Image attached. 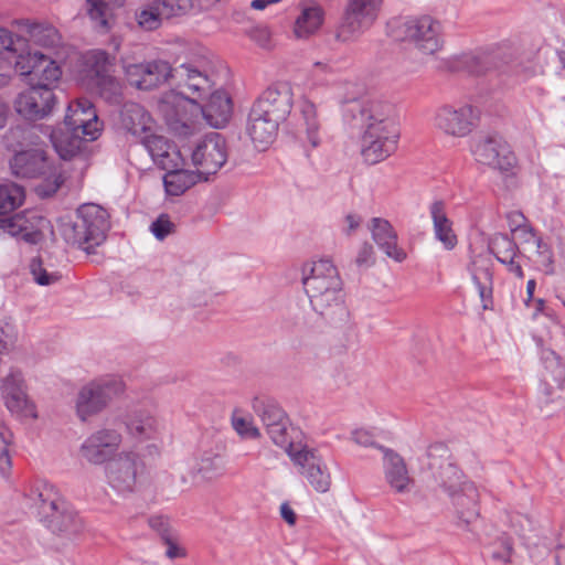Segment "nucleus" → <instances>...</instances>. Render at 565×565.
<instances>
[{
  "label": "nucleus",
  "instance_id": "a18cd8bd",
  "mask_svg": "<svg viewBox=\"0 0 565 565\" xmlns=\"http://www.w3.org/2000/svg\"><path fill=\"white\" fill-rule=\"evenodd\" d=\"M25 199L24 189L13 182L0 184V215L20 207Z\"/></svg>",
  "mask_w": 565,
  "mask_h": 565
},
{
  "label": "nucleus",
  "instance_id": "412c9836",
  "mask_svg": "<svg viewBox=\"0 0 565 565\" xmlns=\"http://www.w3.org/2000/svg\"><path fill=\"white\" fill-rule=\"evenodd\" d=\"M383 454L384 480L395 494H408L412 492L415 480L412 477L405 459L386 447H380Z\"/></svg>",
  "mask_w": 565,
  "mask_h": 565
},
{
  "label": "nucleus",
  "instance_id": "37998d69",
  "mask_svg": "<svg viewBox=\"0 0 565 565\" xmlns=\"http://www.w3.org/2000/svg\"><path fill=\"white\" fill-rule=\"evenodd\" d=\"M231 425L234 431L244 440H257L262 437L260 429L254 417L243 409H234L231 415Z\"/></svg>",
  "mask_w": 565,
  "mask_h": 565
},
{
  "label": "nucleus",
  "instance_id": "b1692460",
  "mask_svg": "<svg viewBox=\"0 0 565 565\" xmlns=\"http://www.w3.org/2000/svg\"><path fill=\"white\" fill-rule=\"evenodd\" d=\"M174 77H177L179 87L183 90L179 93L194 102L207 96L215 86L212 76L191 63L181 64L175 71Z\"/></svg>",
  "mask_w": 565,
  "mask_h": 565
},
{
  "label": "nucleus",
  "instance_id": "a878e982",
  "mask_svg": "<svg viewBox=\"0 0 565 565\" xmlns=\"http://www.w3.org/2000/svg\"><path fill=\"white\" fill-rule=\"evenodd\" d=\"M369 230L377 247L391 259L402 263L407 258V253L398 245V236L392 224L382 217H373L369 223Z\"/></svg>",
  "mask_w": 565,
  "mask_h": 565
},
{
  "label": "nucleus",
  "instance_id": "680f3d73",
  "mask_svg": "<svg viewBox=\"0 0 565 565\" xmlns=\"http://www.w3.org/2000/svg\"><path fill=\"white\" fill-rule=\"evenodd\" d=\"M515 237L525 245V250L529 248H532L534 243L540 239L541 235H539L536 232H534L533 227L529 224L521 227V230L518 233H513Z\"/></svg>",
  "mask_w": 565,
  "mask_h": 565
},
{
  "label": "nucleus",
  "instance_id": "13d9d810",
  "mask_svg": "<svg viewBox=\"0 0 565 565\" xmlns=\"http://www.w3.org/2000/svg\"><path fill=\"white\" fill-rule=\"evenodd\" d=\"M173 230L174 224L171 222L170 217L167 214H161L150 225V232L159 241L164 239L168 235H170L173 232Z\"/></svg>",
  "mask_w": 565,
  "mask_h": 565
},
{
  "label": "nucleus",
  "instance_id": "bb28decb",
  "mask_svg": "<svg viewBox=\"0 0 565 565\" xmlns=\"http://www.w3.org/2000/svg\"><path fill=\"white\" fill-rule=\"evenodd\" d=\"M324 22V10L315 1H303L299 4V13L292 25V35L306 40L315 35Z\"/></svg>",
  "mask_w": 565,
  "mask_h": 565
},
{
  "label": "nucleus",
  "instance_id": "2f4dec72",
  "mask_svg": "<svg viewBox=\"0 0 565 565\" xmlns=\"http://www.w3.org/2000/svg\"><path fill=\"white\" fill-rule=\"evenodd\" d=\"M204 105H200V115L214 128L224 127L232 116V102L221 89H213Z\"/></svg>",
  "mask_w": 565,
  "mask_h": 565
},
{
  "label": "nucleus",
  "instance_id": "58836bf2",
  "mask_svg": "<svg viewBox=\"0 0 565 565\" xmlns=\"http://www.w3.org/2000/svg\"><path fill=\"white\" fill-rule=\"evenodd\" d=\"M51 141L57 154L68 160L78 156L85 148L88 141L79 136V132H73L68 129L66 131L55 130L51 134Z\"/></svg>",
  "mask_w": 565,
  "mask_h": 565
},
{
  "label": "nucleus",
  "instance_id": "f03ea898",
  "mask_svg": "<svg viewBox=\"0 0 565 565\" xmlns=\"http://www.w3.org/2000/svg\"><path fill=\"white\" fill-rule=\"evenodd\" d=\"M301 282L316 311L322 312L342 300V281L330 259L306 263L300 269Z\"/></svg>",
  "mask_w": 565,
  "mask_h": 565
},
{
  "label": "nucleus",
  "instance_id": "4c0bfd02",
  "mask_svg": "<svg viewBox=\"0 0 565 565\" xmlns=\"http://www.w3.org/2000/svg\"><path fill=\"white\" fill-rule=\"evenodd\" d=\"M87 13L96 28L108 31L115 22L116 9L124 6L125 0H86Z\"/></svg>",
  "mask_w": 565,
  "mask_h": 565
},
{
  "label": "nucleus",
  "instance_id": "20e7f679",
  "mask_svg": "<svg viewBox=\"0 0 565 565\" xmlns=\"http://www.w3.org/2000/svg\"><path fill=\"white\" fill-rule=\"evenodd\" d=\"M108 230L107 213L96 204L81 205L74 217L63 224L64 239L83 250L90 253L106 239Z\"/></svg>",
  "mask_w": 565,
  "mask_h": 565
},
{
  "label": "nucleus",
  "instance_id": "f704fd0d",
  "mask_svg": "<svg viewBox=\"0 0 565 565\" xmlns=\"http://www.w3.org/2000/svg\"><path fill=\"white\" fill-rule=\"evenodd\" d=\"M435 238L441 243L446 250H452L458 244L457 235L452 228V221L448 217L443 201H435L429 206Z\"/></svg>",
  "mask_w": 565,
  "mask_h": 565
},
{
  "label": "nucleus",
  "instance_id": "0e129e2a",
  "mask_svg": "<svg viewBox=\"0 0 565 565\" xmlns=\"http://www.w3.org/2000/svg\"><path fill=\"white\" fill-rule=\"evenodd\" d=\"M14 71V58H0V88L8 85Z\"/></svg>",
  "mask_w": 565,
  "mask_h": 565
},
{
  "label": "nucleus",
  "instance_id": "9b49d317",
  "mask_svg": "<svg viewBox=\"0 0 565 565\" xmlns=\"http://www.w3.org/2000/svg\"><path fill=\"white\" fill-rule=\"evenodd\" d=\"M440 487L466 522L478 516L479 491L473 482L465 479L457 466L447 463L441 468Z\"/></svg>",
  "mask_w": 565,
  "mask_h": 565
},
{
  "label": "nucleus",
  "instance_id": "774afa93",
  "mask_svg": "<svg viewBox=\"0 0 565 565\" xmlns=\"http://www.w3.org/2000/svg\"><path fill=\"white\" fill-rule=\"evenodd\" d=\"M373 247L370 244H363L356 255L359 266H370L373 263Z\"/></svg>",
  "mask_w": 565,
  "mask_h": 565
},
{
  "label": "nucleus",
  "instance_id": "dca6fc26",
  "mask_svg": "<svg viewBox=\"0 0 565 565\" xmlns=\"http://www.w3.org/2000/svg\"><path fill=\"white\" fill-rule=\"evenodd\" d=\"M192 164L203 177L217 172L227 160L225 139L217 132H211L196 141L190 151Z\"/></svg>",
  "mask_w": 565,
  "mask_h": 565
},
{
  "label": "nucleus",
  "instance_id": "393cba45",
  "mask_svg": "<svg viewBox=\"0 0 565 565\" xmlns=\"http://www.w3.org/2000/svg\"><path fill=\"white\" fill-rule=\"evenodd\" d=\"M120 126L141 142L158 130V125L150 113L139 104H126L120 113Z\"/></svg>",
  "mask_w": 565,
  "mask_h": 565
},
{
  "label": "nucleus",
  "instance_id": "4d7b16f0",
  "mask_svg": "<svg viewBox=\"0 0 565 565\" xmlns=\"http://www.w3.org/2000/svg\"><path fill=\"white\" fill-rule=\"evenodd\" d=\"M167 546L166 556L170 559L183 558L186 556V551L179 544V537L175 531L173 533H164L162 539Z\"/></svg>",
  "mask_w": 565,
  "mask_h": 565
},
{
  "label": "nucleus",
  "instance_id": "3c124183",
  "mask_svg": "<svg viewBox=\"0 0 565 565\" xmlns=\"http://www.w3.org/2000/svg\"><path fill=\"white\" fill-rule=\"evenodd\" d=\"M138 26L145 31H154L162 24L163 17L153 1L151 4L140 8L135 15Z\"/></svg>",
  "mask_w": 565,
  "mask_h": 565
},
{
  "label": "nucleus",
  "instance_id": "39448f33",
  "mask_svg": "<svg viewBox=\"0 0 565 565\" xmlns=\"http://www.w3.org/2000/svg\"><path fill=\"white\" fill-rule=\"evenodd\" d=\"M125 391L126 383L118 375L107 374L86 382L78 388L74 401L76 417L82 423L89 422Z\"/></svg>",
  "mask_w": 565,
  "mask_h": 565
},
{
  "label": "nucleus",
  "instance_id": "338daca9",
  "mask_svg": "<svg viewBox=\"0 0 565 565\" xmlns=\"http://www.w3.org/2000/svg\"><path fill=\"white\" fill-rule=\"evenodd\" d=\"M149 525L156 530L161 539L164 537V533H173L174 531L169 524V521L163 516H153L149 520Z\"/></svg>",
  "mask_w": 565,
  "mask_h": 565
},
{
  "label": "nucleus",
  "instance_id": "cd10ccee",
  "mask_svg": "<svg viewBox=\"0 0 565 565\" xmlns=\"http://www.w3.org/2000/svg\"><path fill=\"white\" fill-rule=\"evenodd\" d=\"M125 427L128 437L137 445L156 439L161 430L159 419L146 411L130 414L125 420Z\"/></svg>",
  "mask_w": 565,
  "mask_h": 565
},
{
  "label": "nucleus",
  "instance_id": "9d476101",
  "mask_svg": "<svg viewBox=\"0 0 565 565\" xmlns=\"http://www.w3.org/2000/svg\"><path fill=\"white\" fill-rule=\"evenodd\" d=\"M480 110L470 103H445L435 108L431 116L433 127L441 135L450 138H466L477 127Z\"/></svg>",
  "mask_w": 565,
  "mask_h": 565
},
{
  "label": "nucleus",
  "instance_id": "603ef678",
  "mask_svg": "<svg viewBox=\"0 0 565 565\" xmlns=\"http://www.w3.org/2000/svg\"><path fill=\"white\" fill-rule=\"evenodd\" d=\"M163 19L180 18L195 12L193 0H156Z\"/></svg>",
  "mask_w": 565,
  "mask_h": 565
},
{
  "label": "nucleus",
  "instance_id": "6e6d98bb",
  "mask_svg": "<svg viewBox=\"0 0 565 565\" xmlns=\"http://www.w3.org/2000/svg\"><path fill=\"white\" fill-rule=\"evenodd\" d=\"M30 271L34 281L40 286H50L60 280V275L57 273H49L40 259L31 260Z\"/></svg>",
  "mask_w": 565,
  "mask_h": 565
},
{
  "label": "nucleus",
  "instance_id": "c03bdc74",
  "mask_svg": "<svg viewBox=\"0 0 565 565\" xmlns=\"http://www.w3.org/2000/svg\"><path fill=\"white\" fill-rule=\"evenodd\" d=\"M13 434L11 429L0 420V482L8 481L12 472Z\"/></svg>",
  "mask_w": 565,
  "mask_h": 565
},
{
  "label": "nucleus",
  "instance_id": "4be33fe9",
  "mask_svg": "<svg viewBox=\"0 0 565 565\" xmlns=\"http://www.w3.org/2000/svg\"><path fill=\"white\" fill-rule=\"evenodd\" d=\"M26 507L36 513L42 521L56 509L63 505V499L55 487L45 480H35L31 482L23 492Z\"/></svg>",
  "mask_w": 565,
  "mask_h": 565
},
{
  "label": "nucleus",
  "instance_id": "c85d7f7f",
  "mask_svg": "<svg viewBox=\"0 0 565 565\" xmlns=\"http://www.w3.org/2000/svg\"><path fill=\"white\" fill-rule=\"evenodd\" d=\"M51 162L42 149L35 148L17 151L10 161V167L17 177L33 179L43 174Z\"/></svg>",
  "mask_w": 565,
  "mask_h": 565
},
{
  "label": "nucleus",
  "instance_id": "c9c22d12",
  "mask_svg": "<svg viewBox=\"0 0 565 565\" xmlns=\"http://www.w3.org/2000/svg\"><path fill=\"white\" fill-rule=\"evenodd\" d=\"M183 167L166 169L163 186L167 195L180 196L199 182L206 180V177H203L198 170L184 169Z\"/></svg>",
  "mask_w": 565,
  "mask_h": 565
},
{
  "label": "nucleus",
  "instance_id": "09e8293b",
  "mask_svg": "<svg viewBox=\"0 0 565 565\" xmlns=\"http://www.w3.org/2000/svg\"><path fill=\"white\" fill-rule=\"evenodd\" d=\"M527 252L531 254V259L540 270L545 274L554 273V254L551 244L542 236L534 243L532 248L527 249Z\"/></svg>",
  "mask_w": 565,
  "mask_h": 565
},
{
  "label": "nucleus",
  "instance_id": "79ce46f5",
  "mask_svg": "<svg viewBox=\"0 0 565 565\" xmlns=\"http://www.w3.org/2000/svg\"><path fill=\"white\" fill-rule=\"evenodd\" d=\"M50 233H52V225L50 221L39 215L36 212L30 211L28 215V223L23 224L21 238L28 243L36 244Z\"/></svg>",
  "mask_w": 565,
  "mask_h": 565
},
{
  "label": "nucleus",
  "instance_id": "69168bd1",
  "mask_svg": "<svg viewBox=\"0 0 565 565\" xmlns=\"http://www.w3.org/2000/svg\"><path fill=\"white\" fill-rule=\"evenodd\" d=\"M352 440L363 447H371L374 445V438L370 430L364 428H359L352 431L351 434Z\"/></svg>",
  "mask_w": 565,
  "mask_h": 565
},
{
  "label": "nucleus",
  "instance_id": "bf43d9fd",
  "mask_svg": "<svg viewBox=\"0 0 565 565\" xmlns=\"http://www.w3.org/2000/svg\"><path fill=\"white\" fill-rule=\"evenodd\" d=\"M17 340V331L10 322L0 323V354L7 352Z\"/></svg>",
  "mask_w": 565,
  "mask_h": 565
},
{
  "label": "nucleus",
  "instance_id": "4468645a",
  "mask_svg": "<svg viewBox=\"0 0 565 565\" xmlns=\"http://www.w3.org/2000/svg\"><path fill=\"white\" fill-rule=\"evenodd\" d=\"M122 70L127 82L142 90L157 88L175 74L170 63L162 60L137 63L125 58Z\"/></svg>",
  "mask_w": 565,
  "mask_h": 565
},
{
  "label": "nucleus",
  "instance_id": "052dcab7",
  "mask_svg": "<svg viewBox=\"0 0 565 565\" xmlns=\"http://www.w3.org/2000/svg\"><path fill=\"white\" fill-rule=\"evenodd\" d=\"M13 39L12 33L3 28H0V58H14L17 52L12 47Z\"/></svg>",
  "mask_w": 565,
  "mask_h": 565
},
{
  "label": "nucleus",
  "instance_id": "2eb2a0df",
  "mask_svg": "<svg viewBox=\"0 0 565 565\" xmlns=\"http://www.w3.org/2000/svg\"><path fill=\"white\" fill-rule=\"evenodd\" d=\"M122 443L121 434L114 428H100L85 438L78 456L89 465L100 466L109 461Z\"/></svg>",
  "mask_w": 565,
  "mask_h": 565
},
{
  "label": "nucleus",
  "instance_id": "7c9ffc66",
  "mask_svg": "<svg viewBox=\"0 0 565 565\" xmlns=\"http://www.w3.org/2000/svg\"><path fill=\"white\" fill-rule=\"evenodd\" d=\"M142 145L150 153L154 163L162 169H170L171 167L184 166V159L181 152L173 147L163 136L158 134V130L147 137Z\"/></svg>",
  "mask_w": 565,
  "mask_h": 565
},
{
  "label": "nucleus",
  "instance_id": "f257e3e1",
  "mask_svg": "<svg viewBox=\"0 0 565 565\" xmlns=\"http://www.w3.org/2000/svg\"><path fill=\"white\" fill-rule=\"evenodd\" d=\"M350 111L363 129L360 153L365 163L376 164L394 153L399 127L392 104L381 99L356 100L350 105Z\"/></svg>",
  "mask_w": 565,
  "mask_h": 565
},
{
  "label": "nucleus",
  "instance_id": "a19ab883",
  "mask_svg": "<svg viewBox=\"0 0 565 565\" xmlns=\"http://www.w3.org/2000/svg\"><path fill=\"white\" fill-rule=\"evenodd\" d=\"M504 56L507 63H512L513 73L521 82H525L541 72V67L531 58H525L513 49L509 53H498L497 56Z\"/></svg>",
  "mask_w": 565,
  "mask_h": 565
},
{
  "label": "nucleus",
  "instance_id": "6ab92c4d",
  "mask_svg": "<svg viewBox=\"0 0 565 565\" xmlns=\"http://www.w3.org/2000/svg\"><path fill=\"white\" fill-rule=\"evenodd\" d=\"M285 452L300 476L322 458L316 448L308 445L306 434L294 424H285Z\"/></svg>",
  "mask_w": 565,
  "mask_h": 565
},
{
  "label": "nucleus",
  "instance_id": "864d4df0",
  "mask_svg": "<svg viewBox=\"0 0 565 565\" xmlns=\"http://www.w3.org/2000/svg\"><path fill=\"white\" fill-rule=\"evenodd\" d=\"M490 248L501 264L514 259L518 252L515 243L502 234L493 237Z\"/></svg>",
  "mask_w": 565,
  "mask_h": 565
},
{
  "label": "nucleus",
  "instance_id": "a211bd4d",
  "mask_svg": "<svg viewBox=\"0 0 565 565\" xmlns=\"http://www.w3.org/2000/svg\"><path fill=\"white\" fill-rule=\"evenodd\" d=\"M64 122L66 129L79 132L89 141L96 140L103 130L94 105L86 98H78L68 105Z\"/></svg>",
  "mask_w": 565,
  "mask_h": 565
},
{
  "label": "nucleus",
  "instance_id": "ea45409f",
  "mask_svg": "<svg viewBox=\"0 0 565 565\" xmlns=\"http://www.w3.org/2000/svg\"><path fill=\"white\" fill-rule=\"evenodd\" d=\"M45 170L43 174L34 178L39 180L38 184L34 186V191L40 198L54 195L65 181L63 172L53 162L49 163V168Z\"/></svg>",
  "mask_w": 565,
  "mask_h": 565
},
{
  "label": "nucleus",
  "instance_id": "7ed1b4c3",
  "mask_svg": "<svg viewBox=\"0 0 565 565\" xmlns=\"http://www.w3.org/2000/svg\"><path fill=\"white\" fill-rule=\"evenodd\" d=\"M282 98L278 88H268L252 107L245 134L254 148L264 151L276 140L281 119Z\"/></svg>",
  "mask_w": 565,
  "mask_h": 565
},
{
  "label": "nucleus",
  "instance_id": "5701e85b",
  "mask_svg": "<svg viewBox=\"0 0 565 565\" xmlns=\"http://www.w3.org/2000/svg\"><path fill=\"white\" fill-rule=\"evenodd\" d=\"M472 153L479 163L502 172L512 170L516 163V158L510 146L501 139H482L475 145Z\"/></svg>",
  "mask_w": 565,
  "mask_h": 565
},
{
  "label": "nucleus",
  "instance_id": "6e6552de",
  "mask_svg": "<svg viewBox=\"0 0 565 565\" xmlns=\"http://www.w3.org/2000/svg\"><path fill=\"white\" fill-rule=\"evenodd\" d=\"M390 34L394 40L413 43L424 54H435L444 46L441 22L430 15L395 21Z\"/></svg>",
  "mask_w": 565,
  "mask_h": 565
},
{
  "label": "nucleus",
  "instance_id": "f3484780",
  "mask_svg": "<svg viewBox=\"0 0 565 565\" xmlns=\"http://www.w3.org/2000/svg\"><path fill=\"white\" fill-rule=\"evenodd\" d=\"M1 396L7 409L22 419H36L38 408L26 393V385L21 372L9 373L1 382Z\"/></svg>",
  "mask_w": 565,
  "mask_h": 565
},
{
  "label": "nucleus",
  "instance_id": "e433bc0d",
  "mask_svg": "<svg viewBox=\"0 0 565 565\" xmlns=\"http://www.w3.org/2000/svg\"><path fill=\"white\" fill-rule=\"evenodd\" d=\"M223 459L215 454H203L188 462V472L196 483L212 481L224 472Z\"/></svg>",
  "mask_w": 565,
  "mask_h": 565
},
{
  "label": "nucleus",
  "instance_id": "ddd939ff",
  "mask_svg": "<svg viewBox=\"0 0 565 565\" xmlns=\"http://www.w3.org/2000/svg\"><path fill=\"white\" fill-rule=\"evenodd\" d=\"M382 3L383 0H347L337 39L341 42L358 40L375 22Z\"/></svg>",
  "mask_w": 565,
  "mask_h": 565
},
{
  "label": "nucleus",
  "instance_id": "aec40b11",
  "mask_svg": "<svg viewBox=\"0 0 565 565\" xmlns=\"http://www.w3.org/2000/svg\"><path fill=\"white\" fill-rule=\"evenodd\" d=\"M54 105V92L35 84H29V88L21 92L14 102L17 113L31 120L44 118Z\"/></svg>",
  "mask_w": 565,
  "mask_h": 565
},
{
  "label": "nucleus",
  "instance_id": "0eeeda50",
  "mask_svg": "<svg viewBox=\"0 0 565 565\" xmlns=\"http://www.w3.org/2000/svg\"><path fill=\"white\" fill-rule=\"evenodd\" d=\"M71 55L63 52L42 54L40 52H25L17 55L14 71L26 77L28 84L54 90L63 75V66Z\"/></svg>",
  "mask_w": 565,
  "mask_h": 565
},
{
  "label": "nucleus",
  "instance_id": "1a4fd4ad",
  "mask_svg": "<svg viewBox=\"0 0 565 565\" xmlns=\"http://www.w3.org/2000/svg\"><path fill=\"white\" fill-rule=\"evenodd\" d=\"M111 71L113 62L106 52L89 51L82 56L76 79L105 99L116 102L121 94V84L113 76Z\"/></svg>",
  "mask_w": 565,
  "mask_h": 565
},
{
  "label": "nucleus",
  "instance_id": "f8f14e48",
  "mask_svg": "<svg viewBox=\"0 0 565 565\" xmlns=\"http://www.w3.org/2000/svg\"><path fill=\"white\" fill-rule=\"evenodd\" d=\"M109 487L119 494L139 490L146 481V465L132 451L120 452L106 468Z\"/></svg>",
  "mask_w": 565,
  "mask_h": 565
},
{
  "label": "nucleus",
  "instance_id": "5fc2aeb1",
  "mask_svg": "<svg viewBox=\"0 0 565 565\" xmlns=\"http://www.w3.org/2000/svg\"><path fill=\"white\" fill-rule=\"evenodd\" d=\"M30 211L14 214L7 218L0 220V231L11 236L21 237L23 224L28 223V215Z\"/></svg>",
  "mask_w": 565,
  "mask_h": 565
},
{
  "label": "nucleus",
  "instance_id": "de8ad7c7",
  "mask_svg": "<svg viewBox=\"0 0 565 565\" xmlns=\"http://www.w3.org/2000/svg\"><path fill=\"white\" fill-rule=\"evenodd\" d=\"M302 477L319 493L330 490L331 472L323 457L311 466Z\"/></svg>",
  "mask_w": 565,
  "mask_h": 565
},
{
  "label": "nucleus",
  "instance_id": "49530a36",
  "mask_svg": "<svg viewBox=\"0 0 565 565\" xmlns=\"http://www.w3.org/2000/svg\"><path fill=\"white\" fill-rule=\"evenodd\" d=\"M472 279L477 287L481 306L484 310H490L493 307V282L492 274L489 268L476 267L472 271Z\"/></svg>",
  "mask_w": 565,
  "mask_h": 565
},
{
  "label": "nucleus",
  "instance_id": "423d86ee",
  "mask_svg": "<svg viewBox=\"0 0 565 565\" xmlns=\"http://www.w3.org/2000/svg\"><path fill=\"white\" fill-rule=\"evenodd\" d=\"M157 108L179 142L183 143L199 132L200 105L198 102L171 89L160 96Z\"/></svg>",
  "mask_w": 565,
  "mask_h": 565
},
{
  "label": "nucleus",
  "instance_id": "e2e57ef3",
  "mask_svg": "<svg viewBox=\"0 0 565 565\" xmlns=\"http://www.w3.org/2000/svg\"><path fill=\"white\" fill-rule=\"evenodd\" d=\"M248 36L262 47H268L271 34L266 26H254L248 31Z\"/></svg>",
  "mask_w": 565,
  "mask_h": 565
},
{
  "label": "nucleus",
  "instance_id": "c756f323",
  "mask_svg": "<svg viewBox=\"0 0 565 565\" xmlns=\"http://www.w3.org/2000/svg\"><path fill=\"white\" fill-rule=\"evenodd\" d=\"M31 46L26 52H40L50 54L53 52H63V55H72L73 51L63 43L58 31L47 24H34L30 29Z\"/></svg>",
  "mask_w": 565,
  "mask_h": 565
},
{
  "label": "nucleus",
  "instance_id": "8fccbe9b",
  "mask_svg": "<svg viewBox=\"0 0 565 565\" xmlns=\"http://www.w3.org/2000/svg\"><path fill=\"white\" fill-rule=\"evenodd\" d=\"M300 111L306 125V138L311 148H317L320 145V125L317 120V113L313 104L308 100H302L300 104Z\"/></svg>",
  "mask_w": 565,
  "mask_h": 565
},
{
  "label": "nucleus",
  "instance_id": "473e14b6",
  "mask_svg": "<svg viewBox=\"0 0 565 565\" xmlns=\"http://www.w3.org/2000/svg\"><path fill=\"white\" fill-rule=\"evenodd\" d=\"M43 522L56 535L73 540L77 537L84 529L82 519L67 507L65 501L61 509H56L52 515H49Z\"/></svg>",
  "mask_w": 565,
  "mask_h": 565
},
{
  "label": "nucleus",
  "instance_id": "72a5a7b5",
  "mask_svg": "<svg viewBox=\"0 0 565 565\" xmlns=\"http://www.w3.org/2000/svg\"><path fill=\"white\" fill-rule=\"evenodd\" d=\"M253 407L273 443L279 446L282 441V409L279 401L264 397L258 402V405L255 404Z\"/></svg>",
  "mask_w": 565,
  "mask_h": 565
}]
</instances>
